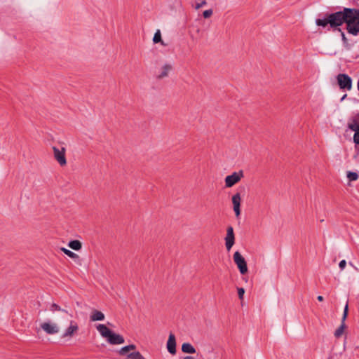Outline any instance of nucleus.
<instances>
[{
    "label": "nucleus",
    "instance_id": "1",
    "mask_svg": "<svg viewBox=\"0 0 359 359\" xmlns=\"http://www.w3.org/2000/svg\"><path fill=\"white\" fill-rule=\"evenodd\" d=\"M344 10L327 15L323 19H317L316 24L324 28L329 26V29H336L344 23Z\"/></svg>",
    "mask_w": 359,
    "mask_h": 359
},
{
    "label": "nucleus",
    "instance_id": "2",
    "mask_svg": "<svg viewBox=\"0 0 359 359\" xmlns=\"http://www.w3.org/2000/svg\"><path fill=\"white\" fill-rule=\"evenodd\" d=\"M96 329L102 337L104 338L109 344L119 345L125 342L123 336L114 332L104 324L97 325Z\"/></svg>",
    "mask_w": 359,
    "mask_h": 359
},
{
    "label": "nucleus",
    "instance_id": "3",
    "mask_svg": "<svg viewBox=\"0 0 359 359\" xmlns=\"http://www.w3.org/2000/svg\"><path fill=\"white\" fill-rule=\"evenodd\" d=\"M79 330V323L71 319L68 321L67 325L64 327L61 337L64 339H71L78 334Z\"/></svg>",
    "mask_w": 359,
    "mask_h": 359
},
{
    "label": "nucleus",
    "instance_id": "4",
    "mask_svg": "<svg viewBox=\"0 0 359 359\" xmlns=\"http://www.w3.org/2000/svg\"><path fill=\"white\" fill-rule=\"evenodd\" d=\"M233 258L240 273L242 275L247 273L248 271L247 262L243 255L238 251H236L234 252Z\"/></svg>",
    "mask_w": 359,
    "mask_h": 359
},
{
    "label": "nucleus",
    "instance_id": "5",
    "mask_svg": "<svg viewBox=\"0 0 359 359\" xmlns=\"http://www.w3.org/2000/svg\"><path fill=\"white\" fill-rule=\"evenodd\" d=\"M344 22L348 25L359 20V9L356 8H344Z\"/></svg>",
    "mask_w": 359,
    "mask_h": 359
},
{
    "label": "nucleus",
    "instance_id": "6",
    "mask_svg": "<svg viewBox=\"0 0 359 359\" xmlns=\"http://www.w3.org/2000/svg\"><path fill=\"white\" fill-rule=\"evenodd\" d=\"M53 151L54 158L57 161V163L61 166H65L67 165L65 148L63 147H53Z\"/></svg>",
    "mask_w": 359,
    "mask_h": 359
},
{
    "label": "nucleus",
    "instance_id": "7",
    "mask_svg": "<svg viewBox=\"0 0 359 359\" xmlns=\"http://www.w3.org/2000/svg\"><path fill=\"white\" fill-rule=\"evenodd\" d=\"M243 177V172L242 170L234 172L231 175H227L224 180L226 187H232L233 185L240 182Z\"/></svg>",
    "mask_w": 359,
    "mask_h": 359
},
{
    "label": "nucleus",
    "instance_id": "8",
    "mask_svg": "<svg viewBox=\"0 0 359 359\" xmlns=\"http://www.w3.org/2000/svg\"><path fill=\"white\" fill-rule=\"evenodd\" d=\"M338 85L341 89L350 90L352 88V79L346 74H339L337 76Z\"/></svg>",
    "mask_w": 359,
    "mask_h": 359
},
{
    "label": "nucleus",
    "instance_id": "9",
    "mask_svg": "<svg viewBox=\"0 0 359 359\" xmlns=\"http://www.w3.org/2000/svg\"><path fill=\"white\" fill-rule=\"evenodd\" d=\"M224 241L226 250L230 251L235 243V235L231 226H228L226 229V235L224 238Z\"/></svg>",
    "mask_w": 359,
    "mask_h": 359
},
{
    "label": "nucleus",
    "instance_id": "10",
    "mask_svg": "<svg viewBox=\"0 0 359 359\" xmlns=\"http://www.w3.org/2000/svg\"><path fill=\"white\" fill-rule=\"evenodd\" d=\"M41 329L48 334H55L59 332L60 327L55 323L44 322L41 325Z\"/></svg>",
    "mask_w": 359,
    "mask_h": 359
},
{
    "label": "nucleus",
    "instance_id": "11",
    "mask_svg": "<svg viewBox=\"0 0 359 359\" xmlns=\"http://www.w3.org/2000/svg\"><path fill=\"white\" fill-rule=\"evenodd\" d=\"M348 311V303H346V304L344 307V309L343 316H342V319H341V323L340 326L335 330L334 334V335L336 338H340L344 333V331L346 329L345 320L347 318Z\"/></svg>",
    "mask_w": 359,
    "mask_h": 359
},
{
    "label": "nucleus",
    "instance_id": "12",
    "mask_svg": "<svg viewBox=\"0 0 359 359\" xmlns=\"http://www.w3.org/2000/svg\"><path fill=\"white\" fill-rule=\"evenodd\" d=\"M172 70V65L170 63L165 62L163 64L158 70L157 77L163 79L167 77Z\"/></svg>",
    "mask_w": 359,
    "mask_h": 359
},
{
    "label": "nucleus",
    "instance_id": "13",
    "mask_svg": "<svg viewBox=\"0 0 359 359\" xmlns=\"http://www.w3.org/2000/svg\"><path fill=\"white\" fill-rule=\"evenodd\" d=\"M241 197L240 193H236L232 196V203L233 211L235 212L236 216L238 217L241 215Z\"/></svg>",
    "mask_w": 359,
    "mask_h": 359
},
{
    "label": "nucleus",
    "instance_id": "14",
    "mask_svg": "<svg viewBox=\"0 0 359 359\" xmlns=\"http://www.w3.org/2000/svg\"><path fill=\"white\" fill-rule=\"evenodd\" d=\"M166 347L170 354L175 355L176 353V339L174 334L170 333Z\"/></svg>",
    "mask_w": 359,
    "mask_h": 359
},
{
    "label": "nucleus",
    "instance_id": "15",
    "mask_svg": "<svg viewBox=\"0 0 359 359\" xmlns=\"http://www.w3.org/2000/svg\"><path fill=\"white\" fill-rule=\"evenodd\" d=\"M348 127L354 132L359 130V113L350 119L348 123Z\"/></svg>",
    "mask_w": 359,
    "mask_h": 359
},
{
    "label": "nucleus",
    "instance_id": "16",
    "mask_svg": "<svg viewBox=\"0 0 359 359\" xmlns=\"http://www.w3.org/2000/svg\"><path fill=\"white\" fill-rule=\"evenodd\" d=\"M346 30L348 33L357 36L359 34V20L352 22L351 24L346 25Z\"/></svg>",
    "mask_w": 359,
    "mask_h": 359
},
{
    "label": "nucleus",
    "instance_id": "17",
    "mask_svg": "<svg viewBox=\"0 0 359 359\" xmlns=\"http://www.w3.org/2000/svg\"><path fill=\"white\" fill-rule=\"evenodd\" d=\"M104 314L102 311L95 309L93 310L90 315V320L93 322L102 321L104 320Z\"/></svg>",
    "mask_w": 359,
    "mask_h": 359
},
{
    "label": "nucleus",
    "instance_id": "18",
    "mask_svg": "<svg viewBox=\"0 0 359 359\" xmlns=\"http://www.w3.org/2000/svg\"><path fill=\"white\" fill-rule=\"evenodd\" d=\"M50 310V311H52L53 313L56 312V311H59L63 314L69 316L71 318L72 317V314L70 313L67 310L62 309L58 304H55V303L51 304Z\"/></svg>",
    "mask_w": 359,
    "mask_h": 359
},
{
    "label": "nucleus",
    "instance_id": "19",
    "mask_svg": "<svg viewBox=\"0 0 359 359\" xmlns=\"http://www.w3.org/2000/svg\"><path fill=\"white\" fill-rule=\"evenodd\" d=\"M182 351L186 353H195V348L189 343H184L182 345Z\"/></svg>",
    "mask_w": 359,
    "mask_h": 359
},
{
    "label": "nucleus",
    "instance_id": "20",
    "mask_svg": "<svg viewBox=\"0 0 359 359\" xmlns=\"http://www.w3.org/2000/svg\"><path fill=\"white\" fill-rule=\"evenodd\" d=\"M68 246L74 250H79L81 249V243L78 240L71 241L68 243Z\"/></svg>",
    "mask_w": 359,
    "mask_h": 359
},
{
    "label": "nucleus",
    "instance_id": "21",
    "mask_svg": "<svg viewBox=\"0 0 359 359\" xmlns=\"http://www.w3.org/2000/svg\"><path fill=\"white\" fill-rule=\"evenodd\" d=\"M135 348H136V346L134 344L128 345V346H123L121 348H120V350L118 351V353L121 355H124L128 351L135 350Z\"/></svg>",
    "mask_w": 359,
    "mask_h": 359
},
{
    "label": "nucleus",
    "instance_id": "22",
    "mask_svg": "<svg viewBox=\"0 0 359 359\" xmlns=\"http://www.w3.org/2000/svg\"><path fill=\"white\" fill-rule=\"evenodd\" d=\"M346 177L349 181H355L358 179V174L356 172L348 171Z\"/></svg>",
    "mask_w": 359,
    "mask_h": 359
},
{
    "label": "nucleus",
    "instance_id": "23",
    "mask_svg": "<svg viewBox=\"0 0 359 359\" xmlns=\"http://www.w3.org/2000/svg\"><path fill=\"white\" fill-rule=\"evenodd\" d=\"M61 250H62V252H63L66 255H67L68 257H71V258H72V259H77V258L79 257V256H78L76 253H74V252H72L71 250H68V249H67V248H61Z\"/></svg>",
    "mask_w": 359,
    "mask_h": 359
},
{
    "label": "nucleus",
    "instance_id": "24",
    "mask_svg": "<svg viewBox=\"0 0 359 359\" xmlns=\"http://www.w3.org/2000/svg\"><path fill=\"white\" fill-rule=\"evenodd\" d=\"M162 37H161V32L160 29H157L153 37V43H158L159 41H161Z\"/></svg>",
    "mask_w": 359,
    "mask_h": 359
},
{
    "label": "nucleus",
    "instance_id": "25",
    "mask_svg": "<svg viewBox=\"0 0 359 359\" xmlns=\"http://www.w3.org/2000/svg\"><path fill=\"white\" fill-rule=\"evenodd\" d=\"M141 355L139 351H135L128 354V358L130 359H139Z\"/></svg>",
    "mask_w": 359,
    "mask_h": 359
},
{
    "label": "nucleus",
    "instance_id": "26",
    "mask_svg": "<svg viewBox=\"0 0 359 359\" xmlns=\"http://www.w3.org/2000/svg\"><path fill=\"white\" fill-rule=\"evenodd\" d=\"M212 13L213 11L212 9H208L203 13V15L205 18H208L212 15Z\"/></svg>",
    "mask_w": 359,
    "mask_h": 359
},
{
    "label": "nucleus",
    "instance_id": "27",
    "mask_svg": "<svg viewBox=\"0 0 359 359\" xmlns=\"http://www.w3.org/2000/svg\"><path fill=\"white\" fill-rule=\"evenodd\" d=\"M245 294V290L243 287L238 288V294L241 300L243 299V295Z\"/></svg>",
    "mask_w": 359,
    "mask_h": 359
},
{
    "label": "nucleus",
    "instance_id": "28",
    "mask_svg": "<svg viewBox=\"0 0 359 359\" xmlns=\"http://www.w3.org/2000/svg\"><path fill=\"white\" fill-rule=\"evenodd\" d=\"M353 142L355 144H359V130L355 132L353 135Z\"/></svg>",
    "mask_w": 359,
    "mask_h": 359
},
{
    "label": "nucleus",
    "instance_id": "29",
    "mask_svg": "<svg viewBox=\"0 0 359 359\" xmlns=\"http://www.w3.org/2000/svg\"><path fill=\"white\" fill-rule=\"evenodd\" d=\"M207 4V1L206 0H203L200 3H198L196 4L195 6V9L196 10H198L200 9L201 7L204 6L205 5H206Z\"/></svg>",
    "mask_w": 359,
    "mask_h": 359
},
{
    "label": "nucleus",
    "instance_id": "30",
    "mask_svg": "<svg viewBox=\"0 0 359 359\" xmlns=\"http://www.w3.org/2000/svg\"><path fill=\"white\" fill-rule=\"evenodd\" d=\"M338 30L339 32H341L342 41H344V44L346 45V46H348L347 39H346L344 33L339 28L338 29Z\"/></svg>",
    "mask_w": 359,
    "mask_h": 359
},
{
    "label": "nucleus",
    "instance_id": "31",
    "mask_svg": "<svg viewBox=\"0 0 359 359\" xmlns=\"http://www.w3.org/2000/svg\"><path fill=\"white\" fill-rule=\"evenodd\" d=\"M346 260H344H344H341V261L339 262V268H340L341 270H343V269L346 267Z\"/></svg>",
    "mask_w": 359,
    "mask_h": 359
},
{
    "label": "nucleus",
    "instance_id": "32",
    "mask_svg": "<svg viewBox=\"0 0 359 359\" xmlns=\"http://www.w3.org/2000/svg\"><path fill=\"white\" fill-rule=\"evenodd\" d=\"M159 43L164 47L168 46V43L167 42H165L163 39H161V41H159Z\"/></svg>",
    "mask_w": 359,
    "mask_h": 359
},
{
    "label": "nucleus",
    "instance_id": "33",
    "mask_svg": "<svg viewBox=\"0 0 359 359\" xmlns=\"http://www.w3.org/2000/svg\"><path fill=\"white\" fill-rule=\"evenodd\" d=\"M317 299H318V301H320V302L323 301V296L319 295V296H318Z\"/></svg>",
    "mask_w": 359,
    "mask_h": 359
},
{
    "label": "nucleus",
    "instance_id": "34",
    "mask_svg": "<svg viewBox=\"0 0 359 359\" xmlns=\"http://www.w3.org/2000/svg\"><path fill=\"white\" fill-rule=\"evenodd\" d=\"M184 359H194L191 356H186L184 358Z\"/></svg>",
    "mask_w": 359,
    "mask_h": 359
},
{
    "label": "nucleus",
    "instance_id": "35",
    "mask_svg": "<svg viewBox=\"0 0 359 359\" xmlns=\"http://www.w3.org/2000/svg\"><path fill=\"white\" fill-rule=\"evenodd\" d=\"M347 95L345 94L344 95H343V97H341V100L343 101L346 97Z\"/></svg>",
    "mask_w": 359,
    "mask_h": 359
},
{
    "label": "nucleus",
    "instance_id": "36",
    "mask_svg": "<svg viewBox=\"0 0 359 359\" xmlns=\"http://www.w3.org/2000/svg\"><path fill=\"white\" fill-rule=\"evenodd\" d=\"M357 87H358V90H359V79H358V83H357Z\"/></svg>",
    "mask_w": 359,
    "mask_h": 359
},
{
    "label": "nucleus",
    "instance_id": "37",
    "mask_svg": "<svg viewBox=\"0 0 359 359\" xmlns=\"http://www.w3.org/2000/svg\"><path fill=\"white\" fill-rule=\"evenodd\" d=\"M139 359H146V358H144L142 355H141V356L140 357V358H139Z\"/></svg>",
    "mask_w": 359,
    "mask_h": 359
}]
</instances>
